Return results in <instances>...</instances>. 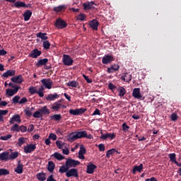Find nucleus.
<instances>
[{
	"mask_svg": "<svg viewBox=\"0 0 181 181\" xmlns=\"http://www.w3.org/2000/svg\"><path fill=\"white\" fill-rule=\"evenodd\" d=\"M62 62L64 66H73L74 63V59L69 54H63Z\"/></svg>",
	"mask_w": 181,
	"mask_h": 181,
	"instance_id": "obj_1",
	"label": "nucleus"
},
{
	"mask_svg": "<svg viewBox=\"0 0 181 181\" xmlns=\"http://www.w3.org/2000/svg\"><path fill=\"white\" fill-rule=\"evenodd\" d=\"M132 96L136 100H140L141 101H144V100H145V97H143L142 94H141V88H135L133 90Z\"/></svg>",
	"mask_w": 181,
	"mask_h": 181,
	"instance_id": "obj_2",
	"label": "nucleus"
},
{
	"mask_svg": "<svg viewBox=\"0 0 181 181\" xmlns=\"http://www.w3.org/2000/svg\"><path fill=\"white\" fill-rule=\"evenodd\" d=\"M54 25L57 29H64L67 28V23L62 18H57Z\"/></svg>",
	"mask_w": 181,
	"mask_h": 181,
	"instance_id": "obj_3",
	"label": "nucleus"
},
{
	"mask_svg": "<svg viewBox=\"0 0 181 181\" xmlns=\"http://www.w3.org/2000/svg\"><path fill=\"white\" fill-rule=\"evenodd\" d=\"M80 161L74 160V159H71V158H69L66 161V166H68V168H76V166H78V165H80Z\"/></svg>",
	"mask_w": 181,
	"mask_h": 181,
	"instance_id": "obj_4",
	"label": "nucleus"
},
{
	"mask_svg": "<svg viewBox=\"0 0 181 181\" xmlns=\"http://www.w3.org/2000/svg\"><path fill=\"white\" fill-rule=\"evenodd\" d=\"M41 55L42 51L37 49V48H35L30 52L28 57H31L32 59H37Z\"/></svg>",
	"mask_w": 181,
	"mask_h": 181,
	"instance_id": "obj_5",
	"label": "nucleus"
},
{
	"mask_svg": "<svg viewBox=\"0 0 181 181\" xmlns=\"http://www.w3.org/2000/svg\"><path fill=\"white\" fill-rule=\"evenodd\" d=\"M115 59L112 55H105L102 59L103 64H110V63H112Z\"/></svg>",
	"mask_w": 181,
	"mask_h": 181,
	"instance_id": "obj_6",
	"label": "nucleus"
},
{
	"mask_svg": "<svg viewBox=\"0 0 181 181\" xmlns=\"http://www.w3.org/2000/svg\"><path fill=\"white\" fill-rule=\"evenodd\" d=\"M116 136L117 134L115 133L103 134V132H101L100 139H103V141H107V139H115Z\"/></svg>",
	"mask_w": 181,
	"mask_h": 181,
	"instance_id": "obj_7",
	"label": "nucleus"
},
{
	"mask_svg": "<svg viewBox=\"0 0 181 181\" xmlns=\"http://www.w3.org/2000/svg\"><path fill=\"white\" fill-rule=\"evenodd\" d=\"M66 177H78V171L76 168H71V170H68V172L66 173Z\"/></svg>",
	"mask_w": 181,
	"mask_h": 181,
	"instance_id": "obj_8",
	"label": "nucleus"
},
{
	"mask_svg": "<svg viewBox=\"0 0 181 181\" xmlns=\"http://www.w3.org/2000/svg\"><path fill=\"white\" fill-rule=\"evenodd\" d=\"M36 149V144H28L24 146L25 153H32Z\"/></svg>",
	"mask_w": 181,
	"mask_h": 181,
	"instance_id": "obj_9",
	"label": "nucleus"
},
{
	"mask_svg": "<svg viewBox=\"0 0 181 181\" xmlns=\"http://www.w3.org/2000/svg\"><path fill=\"white\" fill-rule=\"evenodd\" d=\"M16 74V71L13 69L7 70L1 76L2 78H8V77H13Z\"/></svg>",
	"mask_w": 181,
	"mask_h": 181,
	"instance_id": "obj_10",
	"label": "nucleus"
},
{
	"mask_svg": "<svg viewBox=\"0 0 181 181\" xmlns=\"http://www.w3.org/2000/svg\"><path fill=\"white\" fill-rule=\"evenodd\" d=\"M97 169V165H94L93 163L90 162L89 164L87 165V170L86 173L88 175H93L94 173V170Z\"/></svg>",
	"mask_w": 181,
	"mask_h": 181,
	"instance_id": "obj_11",
	"label": "nucleus"
},
{
	"mask_svg": "<svg viewBox=\"0 0 181 181\" xmlns=\"http://www.w3.org/2000/svg\"><path fill=\"white\" fill-rule=\"evenodd\" d=\"M41 83L43 86H45V88H48V90H50V88H52V85L53 84V81H52L51 79L46 78L41 80Z\"/></svg>",
	"mask_w": 181,
	"mask_h": 181,
	"instance_id": "obj_12",
	"label": "nucleus"
},
{
	"mask_svg": "<svg viewBox=\"0 0 181 181\" xmlns=\"http://www.w3.org/2000/svg\"><path fill=\"white\" fill-rule=\"evenodd\" d=\"M11 81L16 84H21L23 83V76L22 75L16 76L11 78Z\"/></svg>",
	"mask_w": 181,
	"mask_h": 181,
	"instance_id": "obj_13",
	"label": "nucleus"
},
{
	"mask_svg": "<svg viewBox=\"0 0 181 181\" xmlns=\"http://www.w3.org/2000/svg\"><path fill=\"white\" fill-rule=\"evenodd\" d=\"M118 70H119V65L114 64L113 65H111L110 67L107 68V72L109 74H111L115 73V71H118Z\"/></svg>",
	"mask_w": 181,
	"mask_h": 181,
	"instance_id": "obj_14",
	"label": "nucleus"
},
{
	"mask_svg": "<svg viewBox=\"0 0 181 181\" xmlns=\"http://www.w3.org/2000/svg\"><path fill=\"white\" fill-rule=\"evenodd\" d=\"M99 25L100 23L96 19H93L89 22V25L93 30H98Z\"/></svg>",
	"mask_w": 181,
	"mask_h": 181,
	"instance_id": "obj_15",
	"label": "nucleus"
},
{
	"mask_svg": "<svg viewBox=\"0 0 181 181\" xmlns=\"http://www.w3.org/2000/svg\"><path fill=\"white\" fill-rule=\"evenodd\" d=\"M94 5H97V4H95L94 1H90V2L83 4V7L84 11H88V9H94L95 8Z\"/></svg>",
	"mask_w": 181,
	"mask_h": 181,
	"instance_id": "obj_16",
	"label": "nucleus"
},
{
	"mask_svg": "<svg viewBox=\"0 0 181 181\" xmlns=\"http://www.w3.org/2000/svg\"><path fill=\"white\" fill-rule=\"evenodd\" d=\"M121 80L125 83H129L132 80V75L129 73H125L121 76Z\"/></svg>",
	"mask_w": 181,
	"mask_h": 181,
	"instance_id": "obj_17",
	"label": "nucleus"
},
{
	"mask_svg": "<svg viewBox=\"0 0 181 181\" xmlns=\"http://www.w3.org/2000/svg\"><path fill=\"white\" fill-rule=\"evenodd\" d=\"M66 138L69 142H74V141H76V139H78L76 132L69 134Z\"/></svg>",
	"mask_w": 181,
	"mask_h": 181,
	"instance_id": "obj_18",
	"label": "nucleus"
},
{
	"mask_svg": "<svg viewBox=\"0 0 181 181\" xmlns=\"http://www.w3.org/2000/svg\"><path fill=\"white\" fill-rule=\"evenodd\" d=\"M19 90H21V88H16L15 89H6V94L9 97H12L15 95V94H16Z\"/></svg>",
	"mask_w": 181,
	"mask_h": 181,
	"instance_id": "obj_19",
	"label": "nucleus"
},
{
	"mask_svg": "<svg viewBox=\"0 0 181 181\" xmlns=\"http://www.w3.org/2000/svg\"><path fill=\"white\" fill-rule=\"evenodd\" d=\"M86 111H87V109L83 108V107H81L79 109H75V110L71 109L69 110V114H84Z\"/></svg>",
	"mask_w": 181,
	"mask_h": 181,
	"instance_id": "obj_20",
	"label": "nucleus"
},
{
	"mask_svg": "<svg viewBox=\"0 0 181 181\" xmlns=\"http://www.w3.org/2000/svg\"><path fill=\"white\" fill-rule=\"evenodd\" d=\"M143 170H144V164L141 163L139 165L134 166L132 169V173L133 175H135L136 172H139V173H141V172H142Z\"/></svg>",
	"mask_w": 181,
	"mask_h": 181,
	"instance_id": "obj_21",
	"label": "nucleus"
},
{
	"mask_svg": "<svg viewBox=\"0 0 181 181\" xmlns=\"http://www.w3.org/2000/svg\"><path fill=\"white\" fill-rule=\"evenodd\" d=\"M34 114H50V111L47 109V106L40 107L38 111L34 112Z\"/></svg>",
	"mask_w": 181,
	"mask_h": 181,
	"instance_id": "obj_22",
	"label": "nucleus"
},
{
	"mask_svg": "<svg viewBox=\"0 0 181 181\" xmlns=\"http://www.w3.org/2000/svg\"><path fill=\"white\" fill-rule=\"evenodd\" d=\"M0 160L6 162V160H9V152L5 151L0 153Z\"/></svg>",
	"mask_w": 181,
	"mask_h": 181,
	"instance_id": "obj_23",
	"label": "nucleus"
},
{
	"mask_svg": "<svg viewBox=\"0 0 181 181\" xmlns=\"http://www.w3.org/2000/svg\"><path fill=\"white\" fill-rule=\"evenodd\" d=\"M62 100H59L58 102H55L51 107L52 110H54V111H59L62 108Z\"/></svg>",
	"mask_w": 181,
	"mask_h": 181,
	"instance_id": "obj_24",
	"label": "nucleus"
},
{
	"mask_svg": "<svg viewBox=\"0 0 181 181\" xmlns=\"http://www.w3.org/2000/svg\"><path fill=\"white\" fill-rule=\"evenodd\" d=\"M16 173H18V175H21V173H23V165L22 163H21V161H18L17 168L14 170Z\"/></svg>",
	"mask_w": 181,
	"mask_h": 181,
	"instance_id": "obj_25",
	"label": "nucleus"
},
{
	"mask_svg": "<svg viewBox=\"0 0 181 181\" xmlns=\"http://www.w3.org/2000/svg\"><path fill=\"white\" fill-rule=\"evenodd\" d=\"M23 16L24 18L25 22H28V21H29L32 16V11H25V12L23 14Z\"/></svg>",
	"mask_w": 181,
	"mask_h": 181,
	"instance_id": "obj_26",
	"label": "nucleus"
},
{
	"mask_svg": "<svg viewBox=\"0 0 181 181\" xmlns=\"http://www.w3.org/2000/svg\"><path fill=\"white\" fill-rule=\"evenodd\" d=\"M49 62L47 58H45L42 59L38 60L37 63L36 64L37 67H41V66H46Z\"/></svg>",
	"mask_w": 181,
	"mask_h": 181,
	"instance_id": "obj_27",
	"label": "nucleus"
},
{
	"mask_svg": "<svg viewBox=\"0 0 181 181\" xmlns=\"http://www.w3.org/2000/svg\"><path fill=\"white\" fill-rule=\"evenodd\" d=\"M59 95L57 93H54V94H49L47 97L46 98V100L47 101H54V100L59 98Z\"/></svg>",
	"mask_w": 181,
	"mask_h": 181,
	"instance_id": "obj_28",
	"label": "nucleus"
},
{
	"mask_svg": "<svg viewBox=\"0 0 181 181\" xmlns=\"http://www.w3.org/2000/svg\"><path fill=\"white\" fill-rule=\"evenodd\" d=\"M54 168H56V165L53 161H49L47 165V170L51 173L54 170Z\"/></svg>",
	"mask_w": 181,
	"mask_h": 181,
	"instance_id": "obj_29",
	"label": "nucleus"
},
{
	"mask_svg": "<svg viewBox=\"0 0 181 181\" xmlns=\"http://www.w3.org/2000/svg\"><path fill=\"white\" fill-rule=\"evenodd\" d=\"M118 93H119V97H124V95H125V94H127V90H125V88L122 87V86H119L118 88Z\"/></svg>",
	"mask_w": 181,
	"mask_h": 181,
	"instance_id": "obj_30",
	"label": "nucleus"
},
{
	"mask_svg": "<svg viewBox=\"0 0 181 181\" xmlns=\"http://www.w3.org/2000/svg\"><path fill=\"white\" fill-rule=\"evenodd\" d=\"M76 133L78 139H81V138H86L87 136V132L86 131L76 132Z\"/></svg>",
	"mask_w": 181,
	"mask_h": 181,
	"instance_id": "obj_31",
	"label": "nucleus"
},
{
	"mask_svg": "<svg viewBox=\"0 0 181 181\" xmlns=\"http://www.w3.org/2000/svg\"><path fill=\"white\" fill-rule=\"evenodd\" d=\"M14 6L15 8H25V6H28L26 5V3L21 1H16V3L14 4Z\"/></svg>",
	"mask_w": 181,
	"mask_h": 181,
	"instance_id": "obj_32",
	"label": "nucleus"
},
{
	"mask_svg": "<svg viewBox=\"0 0 181 181\" xmlns=\"http://www.w3.org/2000/svg\"><path fill=\"white\" fill-rule=\"evenodd\" d=\"M19 156V153L18 151L11 152V154H8V160H13V159H16Z\"/></svg>",
	"mask_w": 181,
	"mask_h": 181,
	"instance_id": "obj_33",
	"label": "nucleus"
},
{
	"mask_svg": "<svg viewBox=\"0 0 181 181\" xmlns=\"http://www.w3.org/2000/svg\"><path fill=\"white\" fill-rule=\"evenodd\" d=\"M66 86L68 87H74V88H77V87H78V86H80V84L78 83V82L76 81H69L66 83Z\"/></svg>",
	"mask_w": 181,
	"mask_h": 181,
	"instance_id": "obj_34",
	"label": "nucleus"
},
{
	"mask_svg": "<svg viewBox=\"0 0 181 181\" xmlns=\"http://www.w3.org/2000/svg\"><path fill=\"white\" fill-rule=\"evenodd\" d=\"M37 37L42 39V40H47V34L45 33H38L36 34Z\"/></svg>",
	"mask_w": 181,
	"mask_h": 181,
	"instance_id": "obj_35",
	"label": "nucleus"
},
{
	"mask_svg": "<svg viewBox=\"0 0 181 181\" xmlns=\"http://www.w3.org/2000/svg\"><path fill=\"white\" fill-rule=\"evenodd\" d=\"M36 177L40 181H45L46 180V173H39L36 175Z\"/></svg>",
	"mask_w": 181,
	"mask_h": 181,
	"instance_id": "obj_36",
	"label": "nucleus"
},
{
	"mask_svg": "<svg viewBox=\"0 0 181 181\" xmlns=\"http://www.w3.org/2000/svg\"><path fill=\"white\" fill-rule=\"evenodd\" d=\"M21 116L19 115H14L10 120V123L21 122Z\"/></svg>",
	"mask_w": 181,
	"mask_h": 181,
	"instance_id": "obj_37",
	"label": "nucleus"
},
{
	"mask_svg": "<svg viewBox=\"0 0 181 181\" xmlns=\"http://www.w3.org/2000/svg\"><path fill=\"white\" fill-rule=\"evenodd\" d=\"M69 169H70L69 165H66V163H65V165H62L60 167L59 172L60 173H67V172H69Z\"/></svg>",
	"mask_w": 181,
	"mask_h": 181,
	"instance_id": "obj_38",
	"label": "nucleus"
},
{
	"mask_svg": "<svg viewBox=\"0 0 181 181\" xmlns=\"http://www.w3.org/2000/svg\"><path fill=\"white\" fill-rule=\"evenodd\" d=\"M66 8V6L61 5L57 7H54L53 11L54 12L59 13V12H62V11H64Z\"/></svg>",
	"mask_w": 181,
	"mask_h": 181,
	"instance_id": "obj_39",
	"label": "nucleus"
},
{
	"mask_svg": "<svg viewBox=\"0 0 181 181\" xmlns=\"http://www.w3.org/2000/svg\"><path fill=\"white\" fill-rule=\"evenodd\" d=\"M52 156H54L55 159H57V160H63V159H64V156H63L58 152H55L54 154L51 156V157Z\"/></svg>",
	"mask_w": 181,
	"mask_h": 181,
	"instance_id": "obj_40",
	"label": "nucleus"
},
{
	"mask_svg": "<svg viewBox=\"0 0 181 181\" xmlns=\"http://www.w3.org/2000/svg\"><path fill=\"white\" fill-rule=\"evenodd\" d=\"M56 145L59 149H63L66 146V143L62 142V141L58 140L56 141Z\"/></svg>",
	"mask_w": 181,
	"mask_h": 181,
	"instance_id": "obj_41",
	"label": "nucleus"
},
{
	"mask_svg": "<svg viewBox=\"0 0 181 181\" xmlns=\"http://www.w3.org/2000/svg\"><path fill=\"white\" fill-rule=\"evenodd\" d=\"M168 156L170 158V162H172L173 163H175V162L177 161V160H176V153H170L168 155Z\"/></svg>",
	"mask_w": 181,
	"mask_h": 181,
	"instance_id": "obj_42",
	"label": "nucleus"
},
{
	"mask_svg": "<svg viewBox=\"0 0 181 181\" xmlns=\"http://www.w3.org/2000/svg\"><path fill=\"white\" fill-rule=\"evenodd\" d=\"M86 18H87V16L84 13H80L76 16L77 21H81V22L86 21Z\"/></svg>",
	"mask_w": 181,
	"mask_h": 181,
	"instance_id": "obj_43",
	"label": "nucleus"
},
{
	"mask_svg": "<svg viewBox=\"0 0 181 181\" xmlns=\"http://www.w3.org/2000/svg\"><path fill=\"white\" fill-rule=\"evenodd\" d=\"M170 119L173 121V122H176L177 119H179V116H177V114H171L170 115Z\"/></svg>",
	"mask_w": 181,
	"mask_h": 181,
	"instance_id": "obj_44",
	"label": "nucleus"
},
{
	"mask_svg": "<svg viewBox=\"0 0 181 181\" xmlns=\"http://www.w3.org/2000/svg\"><path fill=\"white\" fill-rule=\"evenodd\" d=\"M50 42H49V40H45L42 43V46L44 47V49H45L46 50H49V49H50Z\"/></svg>",
	"mask_w": 181,
	"mask_h": 181,
	"instance_id": "obj_45",
	"label": "nucleus"
},
{
	"mask_svg": "<svg viewBox=\"0 0 181 181\" xmlns=\"http://www.w3.org/2000/svg\"><path fill=\"white\" fill-rule=\"evenodd\" d=\"M115 152H117V150H115V148L108 150L106 153V158H110L111 155H114Z\"/></svg>",
	"mask_w": 181,
	"mask_h": 181,
	"instance_id": "obj_46",
	"label": "nucleus"
},
{
	"mask_svg": "<svg viewBox=\"0 0 181 181\" xmlns=\"http://www.w3.org/2000/svg\"><path fill=\"white\" fill-rule=\"evenodd\" d=\"M9 170L5 169V168H1L0 169V175L1 176H6V175H9Z\"/></svg>",
	"mask_w": 181,
	"mask_h": 181,
	"instance_id": "obj_47",
	"label": "nucleus"
},
{
	"mask_svg": "<svg viewBox=\"0 0 181 181\" xmlns=\"http://www.w3.org/2000/svg\"><path fill=\"white\" fill-rule=\"evenodd\" d=\"M28 91L31 94V95H33V94H37V90L33 86L30 87Z\"/></svg>",
	"mask_w": 181,
	"mask_h": 181,
	"instance_id": "obj_48",
	"label": "nucleus"
},
{
	"mask_svg": "<svg viewBox=\"0 0 181 181\" xmlns=\"http://www.w3.org/2000/svg\"><path fill=\"white\" fill-rule=\"evenodd\" d=\"M51 119H54V121H60V119H62V115H54L51 116Z\"/></svg>",
	"mask_w": 181,
	"mask_h": 181,
	"instance_id": "obj_49",
	"label": "nucleus"
},
{
	"mask_svg": "<svg viewBox=\"0 0 181 181\" xmlns=\"http://www.w3.org/2000/svg\"><path fill=\"white\" fill-rule=\"evenodd\" d=\"M122 127V131L124 132H128V131H129V126L127 125V122H124Z\"/></svg>",
	"mask_w": 181,
	"mask_h": 181,
	"instance_id": "obj_50",
	"label": "nucleus"
},
{
	"mask_svg": "<svg viewBox=\"0 0 181 181\" xmlns=\"http://www.w3.org/2000/svg\"><path fill=\"white\" fill-rule=\"evenodd\" d=\"M19 100H21V96L16 95L13 98L12 101H13V104H19V102H20Z\"/></svg>",
	"mask_w": 181,
	"mask_h": 181,
	"instance_id": "obj_51",
	"label": "nucleus"
},
{
	"mask_svg": "<svg viewBox=\"0 0 181 181\" xmlns=\"http://www.w3.org/2000/svg\"><path fill=\"white\" fill-rule=\"evenodd\" d=\"M11 138H12V135L11 134H8L6 136H1L0 137V139L1 141H8V139H11Z\"/></svg>",
	"mask_w": 181,
	"mask_h": 181,
	"instance_id": "obj_52",
	"label": "nucleus"
},
{
	"mask_svg": "<svg viewBox=\"0 0 181 181\" xmlns=\"http://www.w3.org/2000/svg\"><path fill=\"white\" fill-rule=\"evenodd\" d=\"M19 125L18 124H15L11 129V131H15L16 132H19Z\"/></svg>",
	"mask_w": 181,
	"mask_h": 181,
	"instance_id": "obj_53",
	"label": "nucleus"
},
{
	"mask_svg": "<svg viewBox=\"0 0 181 181\" xmlns=\"http://www.w3.org/2000/svg\"><path fill=\"white\" fill-rule=\"evenodd\" d=\"M86 147H84V145H81L78 153H82L83 155H86Z\"/></svg>",
	"mask_w": 181,
	"mask_h": 181,
	"instance_id": "obj_54",
	"label": "nucleus"
},
{
	"mask_svg": "<svg viewBox=\"0 0 181 181\" xmlns=\"http://www.w3.org/2000/svg\"><path fill=\"white\" fill-rule=\"evenodd\" d=\"M49 139H52V141H56L57 139V136L53 133L49 134Z\"/></svg>",
	"mask_w": 181,
	"mask_h": 181,
	"instance_id": "obj_55",
	"label": "nucleus"
},
{
	"mask_svg": "<svg viewBox=\"0 0 181 181\" xmlns=\"http://www.w3.org/2000/svg\"><path fill=\"white\" fill-rule=\"evenodd\" d=\"M98 149L100 152H104L105 151V146L103 144H100L98 145Z\"/></svg>",
	"mask_w": 181,
	"mask_h": 181,
	"instance_id": "obj_56",
	"label": "nucleus"
},
{
	"mask_svg": "<svg viewBox=\"0 0 181 181\" xmlns=\"http://www.w3.org/2000/svg\"><path fill=\"white\" fill-rule=\"evenodd\" d=\"M108 88L111 91H114V90H115V88H117V86H115V85L112 84V83H110L108 85Z\"/></svg>",
	"mask_w": 181,
	"mask_h": 181,
	"instance_id": "obj_57",
	"label": "nucleus"
},
{
	"mask_svg": "<svg viewBox=\"0 0 181 181\" xmlns=\"http://www.w3.org/2000/svg\"><path fill=\"white\" fill-rule=\"evenodd\" d=\"M24 143H25V138L24 137H20L18 139V146H21Z\"/></svg>",
	"mask_w": 181,
	"mask_h": 181,
	"instance_id": "obj_58",
	"label": "nucleus"
},
{
	"mask_svg": "<svg viewBox=\"0 0 181 181\" xmlns=\"http://www.w3.org/2000/svg\"><path fill=\"white\" fill-rule=\"evenodd\" d=\"M83 77L86 80V81H87V83H93V80L90 79L88 76H86V74H83Z\"/></svg>",
	"mask_w": 181,
	"mask_h": 181,
	"instance_id": "obj_59",
	"label": "nucleus"
},
{
	"mask_svg": "<svg viewBox=\"0 0 181 181\" xmlns=\"http://www.w3.org/2000/svg\"><path fill=\"white\" fill-rule=\"evenodd\" d=\"M19 131H21V132H26V131H28V127H26L25 126H21Z\"/></svg>",
	"mask_w": 181,
	"mask_h": 181,
	"instance_id": "obj_60",
	"label": "nucleus"
},
{
	"mask_svg": "<svg viewBox=\"0 0 181 181\" xmlns=\"http://www.w3.org/2000/svg\"><path fill=\"white\" fill-rule=\"evenodd\" d=\"M25 103H28V98L24 97L20 100L19 104H25Z\"/></svg>",
	"mask_w": 181,
	"mask_h": 181,
	"instance_id": "obj_61",
	"label": "nucleus"
},
{
	"mask_svg": "<svg viewBox=\"0 0 181 181\" xmlns=\"http://www.w3.org/2000/svg\"><path fill=\"white\" fill-rule=\"evenodd\" d=\"M33 129H35V126L33 124H30L28 127V132H33Z\"/></svg>",
	"mask_w": 181,
	"mask_h": 181,
	"instance_id": "obj_62",
	"label": "nucleus"
},
{
	"mask_svg": "<svg viewBox=\"0 0 181 181\" xmlns=\"http://www.w3.org/2000/svg\"><path fill=\"white\" fill-rule=\"evenodd\" d=\"M8 54V52L5 51V49L0 50V56H5Z\"/></svg>",
	"mask_w": 181,
	"mask_h": 181,
	"instance_id": "obj_63",
	"label": "nucleus"
},
{
	"mask_svg": "<svg viewBox=\"0 0 181 181\" xmlns=\"http://www.w3.org/2000/svg\"><path fill=\"white\" fill-rule=\"evenodd\" d=\"M47 181H56L54 178L53 177V175H51L49 176V177L47 179Z\"/></svg>",
	"mask_w": 181,
	"mask_h": 181,
	"instance_id": "obj_64",
	"label": "nucleus"
}]
</instances>
